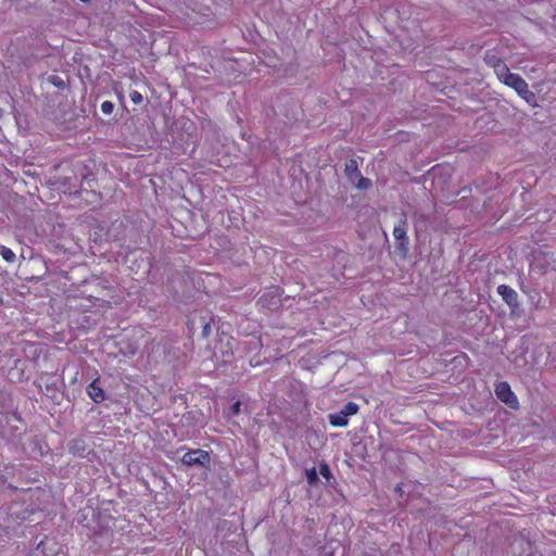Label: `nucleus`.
Instances as JSON below:
<instances>
[{"instance_id":"1","label":"nucleus","mask_w":556,"mask_h":556,"mask_svg":"<svg viewBox=\"0 0 556 556\" xmlns=\"http://www.w3.org/2000/svg\"><path fill=\"white\" fill-rule=\"evenodd\" d=\"M501 81L513 88L520 98H522L531 106H536V97L529 89L527 81L518 74L510 73L507 66L500 65Z\"/></svg>"},{"instance_id":"2","label":"nucleus","mask_w":556,"mask_h":556,"mask_svg":"<svg viewBox=\"0 0 556 556\" xmlns=\"http://www.w3.org/2000/svg\"><path fill=\"white\" fill-rule=\"evenodd\" d=\"M345 175L356 189L366 190L371 186V181L362 176L357 163L353 160L345 164Z\"/></svg>"},{"instance_id":"3","label":"nucleus","mask_w":556,"mask_h":556,"mask_svg":"<svg viewBox=\"0 0 556 556\" xmlns=\"http://www.w3.org/2000/svg\"><path fill=\"white\" fill-rule=\"evenodd\" d=\"M496 396L510 408L518 407L517 396L510 389V386L507 382H500L495 387Z\"/></svg>"},{"instance_id":"4","label":"nucleus","mask_w":556,"mask_h":556,"mask_svg":"<svg viewBox=\"0 0 556 556\" xmlns=\"http://www.w3.org/2000/svg\"><path fill=\"white\" fill-rule=\"evenodd\" d=\"M210 460V455L207 452L202 450H192L184 454L182 464L187 466L192 465H204Z\"/></svg>"},{"instance_id":"5","label":"nucleus","mask_w":556,"mask_h":556,"mask_svg":"<svg viewBox=\"0 0 556 556\" xmlns=\"http://www.w3.org/2000/svg\"><path fill=\"white\" fill-rule=\"evenodd\" d=\"M407 224L405 219H401L397 225L393 228V236L396 241H399V249L403 252L407 251L408 240H407Z\"/></svg>"},{"instance_id":"6","label":"nucleus","mask_w":556,"mask_h":556,"mask_svg":"<svg viewBox=\"0 0 556 556\" xmlns=\"http://www.w3.org/2000/svg\"><path fill=\"white\" fill-rule=\"evenodd\" d=\"M497 293L502 296L508 306L516 307L518 305V294L509 286L500 285L497 287Z\"/></svg>"},{"instance_id":"7","label":"nucleus","mask_w":556,"mask_h":556,"mask_svg":"<svg viewBox=\"0 0 556 556\" xmlns=\"http://www.w3.org/2000/svg\"><path fill=\"white\" fill-rule=\"evenodd\" d=\"M87 393L94 403H101L105 399L104 391L99 386L98 380H94L90 384H88Z\"/></svg>"},{"instance_id":"8","label":"nucleus","mask_w":556,"mask_h":556,"mask_svg":"<svg viewBox=\"0 0 556 556\" xmlns=\"http://www.w3.org/2000/svg\"><path fill=\"white\" fill-rule=\"evenodd\" d=\"M485 63L494 68V72L498 79H501L500 74V65L501 66H507L500 58L495 55V53L488 51L484 56Z\"/></svg>"},{"instance_id":"9","label":"nucleus","mask_w":556,"mask_h":556,"mask_svg":"<svg viewBox=\"0 0 556 556\" xmlns=\"http://www.w3.org/2000/svg\"><path fill=\"white\" fill-rule=\"evenodd\" d=\"M329 422L333 427H345L349 424V418L340 410L329 415Z\"/></svg>"},{"instance_id":"10","label":"nucleus","mask_w":556,"mask_h":556,"mask_svg":"<svg viewBox=\"0 0 556 556\" xmlns=\"http://www.w3.org/2000/svg\"><path fill=\"white\" fill-rule=\"evenodd\" d=\"M0 256L9 263H13L15 261V253L4 245H0Z\"/></svg>"},{"instance_id":"11","label":"nucleus","mask_w":556,"mask_h":556,"mask_svg":"<svg viewBox=\"0 0 556 556\" xmlns=\"http://www.w3.org/2000/svg\"><path fill=\"white\" fill-rule=\"evenodd\" d=\"M341 412L349 418L358 412V405L354 402H349L344 405Z\"/></svg>"},{"instance_id":"12","label":"nucleus","mask_w":556,"mask_h":556,"mask_svg":"<svg viewBox=\"0 0 556 556\" xmlns=\"http://www.w3.org/2000/svg\"><path fill=\"white\" fill-rule=\"evenodd\" d=\"M71 452L77 455H81L85 452V445L84 441L81 440H75L70 445Z\"/></svg>"},{"instance_id":"13","label":"nucleus","mask_w":556,"mask_h":556,"mask_svg":"<svg viewBox=\"0 0 556 556\" xmlns=\"http://www.w3.org/2000/svg\"><path fill=\"white\" fill-rule=\"evenodd\" d=\"M307 482L313 485L318 481V476L316 469L313 467L306 471Z\"/></svg>"},{"instance_id":"14","label":"nucleus","mask_w":556,"mask_h":556,"mask_svg":"<svg viewBox=\"0 0 556 556\" xmlns=\"http://www.w3.org/2000/svg\"><path fill=\"white\" fill-rule=\"evenodd\" d=\"M114 110V104L111 101H103L101 103V112L105 115H110Z\"/></svg>"},{"instance_id":"15","label":"nucleus","mask_w":556,"mask_h":556,"mask_svg":"<svg viewBox=\"0 0 556 556\" xmlns=\"http://www.w3.org/2000/svg\"><path fill=\"white\" fill-rule=\"evenodd\" d=\"M130 99L134 103H140L142 101V96L140 92L134 90L130 92Z\"/></svg>"},{"instance_id":"16","label":"nucleus","mask_w":556,"mask_h":556,"mask_svg":"<svg viewBox=\"0 0 556 556\" xmlns=\"http://www.w3.org/2000/svg\"><path fill=\"white\" fill-rule=\"evenodd\" d=\"M320 475H323L325 478H329L330 469L326 464L320 465Z\"/></svg>"},{"instance_id":"17","label":"nucleus","mask_w":556,"mask_h":556,"mask_svg":"<svg viewBox=\"0 0 556 556\" xmlns=\"http://www.w3.org/2000/svg\"><path fill=\"white\" fill-rule=\"evenodd\" d=\"M241 403L239 401L235 402L231 405V412L233 415H238L240 413Z\"/></svg>"},{"instance_id":"18","label":"nucleus","mask_w":556,"mask_h":556,"mask_svg":"<svg viewBox=\"0 0 556 556\" xmlns=\"http://www.w3.org/2000/svg\"><path fill=\"white\" fill-rule=\"evenodd\" d=\"M202 333H203V337H208L210 336V333H211V326H210V324L206 323L203 326Z\"/></svg>"},{"instance_id":"19","label":"nucleus","mask_w":556,"mask_h":556,"mask_svg":"<svg viewBox=\"0 0 556 556\" xmlns=\"http://www.w3.org/2000/svg\"><path fill=\"white\" fill-rule=\"evenodd\" d=\"M3 303V298L2 295L0 294V305Z\"/></svg>"}]
</instances>
